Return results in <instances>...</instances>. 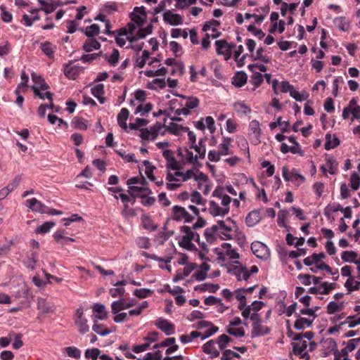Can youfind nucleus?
I'll list each match as a JSON object with an SVG mask.
<instances>
[{
    "label": "nucleus",
    "mask_w": 360,
    "mask_h": 360,
    "mask_svg": "<svg viewBox=\"0 0 360 360\" xmlns=\"http://www.w3.org/2000/svg\"><path fill=\"white\" fill-rule=\"evenodd\" d=\"M246 323H243L240 317H233L226 326V331L229 334L233 335L236 338H241L245 336V327Z\"/></svg>",
    "instance_id": "f8f14e48"
},
{
    "label": "nucleus",
    "mask_w": 360,
    "mask_h": 360,
    "mask_svg": "<svg viewBox=\"0 0 360 360\" xmlns=\"http://www.w3.org/2000/svg\"><path fill=\"white\" fill-rule=\"evenodd\" d=\"M333 24L337 28L343 32H348L351 27L349 20L344 16L335 18Z\"/></svg>",
    "instance_id": "c03bdc74"
},
{
    "label": "nucleus",
    "mask_w": 360,
    "mask_h": 360,
    "mask_svg": "<svg viewBox=\"0 0 360 360\" xmlns=\"http://www.w3.org/2000/svg\"><path fill=\"white\" fill-rule=\"evenodd\" d=\"M93 316L98 320H106L108 319V311L105 307L101 303H95L92 305Z\"/></svg>",
    "instance_id": "c9c22d12"
},
{
    "label": "nucleus",
    "mask_w": 360,
    "mask_h": 360,
    "mask_svg": "<svg viewBox=\"0 0 360 360\" xmlns=\"http://www.w3.org/2000/svg\"><path fill=\"white\" fill-rule=\"evenodd\" d=\"M120 304L115 301L111 303V312L114 315L113 321L115 323H123L128 320L129 316H139L143 311L148 307V302L143 301L137 307L129 309L127 312L122 311L125 310Z\"/></svg>",
    "instance_id": "20e7f679"
},
{
    "label": "nucleus",
    "mask_w": 360,
    "mask_h": 360,
    "mask_svg": "<svg viewBox=\"0 0 360 360\" xmlns=\"http://www.w3.org/2000/svg\"><path fill=\"white\" fill-rule=\"evenodd\" d=\"M269 332L267 326L263 325L260 321H255L252 324V337L264 335Z\"/></svg>",
    "instance_id": "79ce46f5"
},
{
    "label": "nucleus",
    "mask_w": 360,
    "mask_h": 360,
    "mask_svg": "<svg viewBox=\"0 0 360 360\" xmlns=\"http://www.w3.org/2000/svg\"><path fill=\"white\" fill-rule=\"evenodd\" d=\"M228 271L235 276L238 281H247L250 276L249 269L239 262L238 264H235V266L229 269Z\"/></svg>",
    "instance_id": "412c9836"
},
{
    "label": "nucleus",
    "mask_w": 360,
    "mask_h": 360,
    "mask_svg": "<svg viewBox=\"0 0 360 360\" xmlns=\"http://www.w3.org/2000/svg\"><path fill=\"white\" fill-rule=\"evenodd\" d=\"M91 94L93 96L98 98L101 103H104L105 101L103 97L104 94V86L102 84L95 85L91 88Z\"/></svg>",
    "instance_id": "4d7b16f0"
},
{
    "label": "nucleus",
    "mask_w": 360,
    "mask_h": 360,
    "mask_svg": "<svg viewBox=\"0 0 360 360\" xmlns=\"http://www.w3.org/2000/svg\"><path fill=\"white\" fill-rule=\"evenodd\" d=\"M262 217L259 210L250 212L245 217V224L249 227L257 225L261 220Z\"/></svg>",
    "instance_id": "37998d69"
},
{
    "label": "nucleus",
    "mask_w": 360,
    "mask_h": 360,
    "mask_svg": "<svg viewBox=\"0 0 360 360\" xmlns=\"http://www.w3.org/2000/svg\"><path fill=\"white\" fill-rule=\"evenodd\" d=\"M198 329H206L205 332H201L200 340H203L209 338L218 331V327L214 326L211 322L200 320L196 323Z\"/></svg>",
    "instance_id": "5701e85b"
},
{
    "label": "nucleus",
    "mask_w": 360,
    "mask_h": 360,
    "mask_svg": "<svg viewBox=\"0 0 360 360\" xmlns=\"http://www.w3.org/2000/svg\"><path fill=\"white\" fill-rule=\"evenodd\" d=\"M155 326L167 335L174 333V326L167 319H158L155 321Z\"/></svg>",
    "instance_id": "e433bc0d"
},
{
    "label": "nucleus",
    "mask_w": 360,
    "mask_h": 360,
    "mask_svg": "<svg viewBox=\"0 0 360 360\" xmlns=\"http://www.w3.org/2000/svg\"><path fill=\"white\" fill-rule=\"evenodd\" d=\"M139 52V50L134 49ZM135 59V65L139 68H142L146 64V61L150 58V53L148 50H140Z\"/></svg>",
    "instance_id": "a18cd8bd"
},
{
    "label": "nucleus",
    "mask_w": 360,
    "mask_h": 360,
    "mask_svg": "<svg viewBox=\"0 0 360 360\" xmlns=\"http://www.w3.org/2000/svg\"><path fill=\"white\" fill-rule=\"evenodd\" d=\"M145 360H172V357L163 356L160 350L148 352L143 356Z\"/></svg>",
    "instance_id": "774afa93"
},
{
    "label": "nucleus",
    "mask_w": 360,
    "mask_h": 360,
    "mask_svg": "<svg viewBox=\"0 0 360 360\" xmlns=\"http://www.w3.org/2000/svg\"><path fill=\"white\" fill-rule=\"evenodd\" d=\"M40 11V9L37 8H31L29 11V13L30 15L28 14H23L22 16L21 22L26 26V27H31L34 22L38 21L40 20V16L39 15V12Z\"/></svg>",
    "instance_id": "cd10ccee"
},
{
    "label": "nucleus",
    "mask_w": 360,
    "mask_h": 360,
    "mask_svg": "<svg viewBox=\"0 0 360 360\" xmlns=\"http://www.w3.org/2000/svg\"><path fill=\"white\" fill-rule=\"evenodd\" d=\"M129 193L134 197L143 198L148 195H152V191L147 186V183H143L141 185L133 186L129 188Z\"/></svg>",
    "instance_id": "393cba45"
},
{
    "label": "nucleus",
    "mask_w": 360,
    "mask_h": 360,
    "mask_svg": "<svg viewBox=\"0 0 360 360\" xmlns=\"http://www.w3.org/2000/svg\"><path fill=\"white\" fill-rule=\"evenodd\" d=\"M129 18L130 21L118 30L115 41L121 47H131L140 51L143 49L144 42L139 43L138 41L151 34L154 25L145 26L148 22V11L143 6L134 7L129 14Z\"/></svg>",
    "instance_id": "f257e3e1"
},
{
    "label": "nucleus",
    "mask_w": 360,
    "mask_h": 360,
    "mask_svg": "<svg viewBox=\"0 0 360 360\" xmlns=\"http://www.w3.org/2000/svg\"><path fill=\"white\" fill-rule=\"evenodd\" d=\"M173 219L178 221L190 223L193 220V217L181 206H174L172 208Z\"/></svg>",
    "instance_id": "b1692460"
},
{
    "label": "nucleus",
    "mask_w": 360,
    "mask_h": 360,
    "mask_svg": "<svg viewBox=\"0 0 360 360\" xmlns=\"http://www.w3.org/2000/svg\"><path fill=\"white\" fill-rule=\"evenodd\" d=\"M342 259L345 262L356 263L358 259V254L354 251H343L341 254Z\"/></svg>",
    "instance_id": "69168bd1"
},
{
    "label": "nucleus",
    "mask_w": 360,
    "mask_h": 360,
    "mask_svg": "<svg viewBox=\"0 0 360 360\" xmlns=\"http://www.w3.org/2000/svg\"><path fill=\"white\" fill-rule=\"evenodd\" d=\"M181 155L186 163L190 164L193 166L199 165L198 160H200V158L196 154L193 153V150H191L190 147L182 150Z\"/></svg>",
    "instance_id": "473e14b6"
},
{
    "label": "nucleus",
    "mask_w": 360,
    "mask_h": 360,
    "mask_svg": "<svg viewBox=\"0 0 360 360\" xmlns=\"http://www.w3.org/2000/svg\"><path fill=\"white\" fill-rule=\"evenodd\" d=\"M217 236L224 240H232L238 231V226L231 218L225 220H218L214 224Z\"/></svg>",
    "instance_id": "6e6552de"
},
{
    "label": "nucleus",
    "mask_w": 360,
    "mask_h": 360,
    "mask_svg": "<svg viewBox=\"0 0 360 360\" xmlns=\"http://www.w3.org/2000/svg\"><path fill=\"white\" fill-rule=\"evenodd\" d=\"M101 47L100 43L95 39H89L83 45V49L86 52L98 50Z\"/></svg>",
    "instance_id": "338daca9"
},
{
    "label": "nucleus",
    "mask_w": 360,
    "mask_h": 360,
    "mask_svg": "<svg viewBox=\"0 0 360 360\" xmlns=\"http://www.w3.org/2000/svg\"><path fill=\"white\" fill-rule=\"evenodd\" d=\"M338 162L332 157L327 158L326 159V163L320 167L325 176H328V174H335L338 172Z\"/></svg>",
    "instance_id": "a878e982"
},
{
    "label": "nucleus",
    "mask_w": 360,
    "mask_h": 360,
    "mask_svg": "<svg viewBox=\"0 0 360 360\" xmlns=\"http://www.w3.org/2000/svg\"><path fill=\"white\" fill-rule=\"evenodd\" d=\"M195 181L197 184L198 189L200 190L204 195H207L210 194L213 185L207 175L198 171Z\"/></svg>",
    "instance_id": "2eb2a0df"
},
{
    "label": "nucleus",
    "mask_w": 360,
    "mask_h": 360,
    "mask_svg": "<svg viewBox=\"0 0 360 360\" xmlns=\"http://www.w3.org/2000/svg\"><path fill=\"white\" fill-rule=\"evenodd\" d=\"M201 332L192 331L188 334H183L179 337V340L183 344H188L193 342L195 338H200Z\"/></svg>",
    "instance_id": "680f3d73"
},
{
    "label": "nucleus",
    "mask_w": 360,
    "mask_h": 360,
    "mask_svg": "<svg viewBox=\"0 0 360 360\" xmlns=\"http://www.w3.org/2000/svg\"><path fill=\"white\" fill-rule=\"evenodd\" d=\"M167 131L176 136H182L185 135V132L188 131V127L176 123H171L167 127Z\"/></svg>",
    "instance_id": "3c124183"
},
{
    "label": "nucleus",
    "mask_w": 360,
    "mask_h": 360,
    "mask_svg": "<svg viewBox=\"0 0 360 360\" xmlns=\"http://www.w3.org/2000/svg\"><path fill=\"white\" fill-rule=\"evenodd\" d=\"M234 110L240 115H248L252 112L250 107L244 101H236L233 103Z\"/></svg>",
    "instance_id": "864d4df0"
},
{
    "label": "nucleus",
    "mask_w": 360,
    "mask_h": 360,
    "mask_svg": "<svg viewBox=\"0 0 360 360\" xmlns=\"http://www.w3.org/2000/svg\"><path fill=\"white\" fill-rule=\"evenodd\" d=\"M282 176L285 181H291L296 186H300L305 180L304 176L299 174L295 169L289 170L286 166L282 167Z\"/></svg>",
    "instance_id": "f3484780"
},
{
    "label": "nucleus",
    "mask_w": 360,
    "mask_h": 360,
    "mask_svg": "<svg viewBox=\"0 0 360 360\" xmlns=\"http://www.w3.org/2000/svg\"><path fill=\"white\" fill-rule=\"evenodd\" d=\"M249 136L252 140V143L257 145L260 143L262 129L260 123L257 120H252L248 125Z\"/></svg>",
    "instance_id": "4be33fe9"
},
{
    "label": "nucleus",
    "mask_w": 360,
    "mask_h": 360,
    "mask_svg": "<svg viewBox=\"0 0 360 360\" xmlns=\"http://www.w3.org/2000/svg\"><path fill=\"white\" fill-rule=\"evenodd\" d=\"M37 2L41 6L39 9L44 11L46 14H50L58 7L69 4V1H63L60 0H37ZM70 3H75V1H70Z\"/></svg>",
    "instance_id": "4468645a"
},
{
    "label": "nucleus",
    "mask_w": 360,
    "mask_h": 360,
    "mask_svg": "<svg viewBox=\"0 0 360 360\" xmlns=\"http://www.w3.org/2000/svg\"><path fill=\"white\" fill-rule=\"evenodd\" d=\"M195 268L196 264L195 263H191L185 265L183 269H179L173 278V281L176 283L180 280L184 279L185 277L188 276Z\"/></svg>",
    "instance_id": "7c9ffc66"
},
{
    "label": "nucleus",
    "mask_w": 360,
    "mask_h": 360,
    "mask_svg": "<svg viewBox=\"0 0 360 360\" xmlns=\"http://www.w3.org/2000/svg\"><path fill=\"white\" fill-rule=\"evenodd\" d=\"M32 79L34 84L31 88L35 95L41 99L47 98L51 101L52 94L48 91L49 86L43 78L36 73H32Z\"/></svg>",
    "instance_id": "9d476101"
},
{
    "label": "nucleus",
    "mask_w": 360,
    "mask_h": 360,
    "mask_svg": "<svg viewBox=\"0 0 360 360\" xmlns=\"http://www.w3.org/2000/svg\"><path fill=\"white\" fill-rule=\"evenodd\" d=\"M215 46L217 53L223 56L224 60H227L232 57L233 44L220 39L215 41Z\"/></svg>",
    "instance_id": "6ab92c4d"
},
{
    "label": "nucleus",
    "mask_w": 360,
    "mask_h": 360,
    "mask_svg": "<svg viewBox=\"0 0 360 360\" xmlns=\"http://www.w3.org/2000/svg\"><path fill=\"white\" fill-rule=\"evenodd\" d=\"M177 242L181 248L189 251L194 250L196 248L193 242L199 243L200 236L190 226H181L177 236Z\"/></svg>",
    "instance_id": "39448f33"
},
{
    "label": "nucleus",
    "mask_w": 360,
    "mask_h": 360,
    "mask_svg": "<svg viewBox=\"0 0 360 360\" xmlns=\"http://www.w3.org/2000/svg\"><path fill=\"white\" fill-rule=\"evenodd\" d=\"M213 199L210 201L208 211L214 217H224L229 212L231 198L224 188L217 186L212 192Z\"/></svg>",
    "instance_id": "f03ea898"
},
{
    "label": "nucleus",
    "mask_w": 360,
    "mask_h": 360,
    "mask_svg": "<svg viewBox=\"0 0 360 360\" xmlns=\"http://www.w3.org/2000/svg\"><path fill=\"white\" fill-rule=\"evenodd\" d=\"M139 169L144 170V172L149 180L151 181H155V176L153 174V172L156 168L149 161H143L141 166H139Z\"/></svg>",
    "instance_id": "49530a36"
},
{
    "label": "nucleus",
    "mask_w": 360,
    "mask_h": 360,
    "mask_svg": "<svg viewBox=\"0 0 360 360\" xmlns=\"http://www.w3.org/2000/svg\"><path fill=\"white\" fill-rule=\"evenodd\" d=\"M189 147L191 150H195V154H196L200 159L202 160L205 158L206 155V147L203 140H200L198 143H195L193 148H191V146H189Z\"/></svg>",
    "instance_id": "6e6d98bb"
},
{
    "label": "nucleus",
    "mask_w": 360,
    "mask_h": 360,
    "mask_svg": "<svg viewBox=\"0 0 360 360\" xmlns=\"http://www.w3.org/2000/svg\"><path fill=\"white\" fill-rule=\"evenodd\" d=\"M25 206L34 212L41 214L46 212L47 207L34 198L27 200L25 202Z\"/></svg>",
    "instance_id": "2f4dec72"
},
{
    "label": "nucleus",
    "mask_w": 360,
    "mask_h": 360,
    "mask_svg": "<svg viewBox=\"0 0 360 360\" xmlns=\"http://www.w3.org/2000/svg\"><path fill=\"white\" fill-rule=\"evenodd\" d=\"M105 60L112 66H115L119 60L120 53L118 50L113 49L110 53H107L104 56Z\"/></svg>",
    "instance_id": "e2e57ef3"
},
{
    "label": "nucleus",
    "mask_w": 360,
    "mask_h": 360,
    "mask_svg": "<svg viewBox=\"0 0 360 360\" xmlns=\"http://www.w3.org/2000/svg\"><path fill=\"white\" fill-rule=\"evenodd\" d=\"M198 171V169L193 168L189 169H179L177 170V176L181 178L182 183L191 179L195 181Z\"/></svg>",
    "instance_id": "4c0bfd02"
},
{
    "label": "nucleus",
    "mask_w": 360,
    "mask_h": 360,
    "mask_svg": "<svg viewBox=\"0 0 360 360\" xmlns=\"http://www.w3.org/2000/svg\"><path fill=\"white\" fill-rule=\"evenodd\" d=\"M252 253L262 260H267L270 258L271 252L269 248L263 243L255 241L251 244Z\"/></svg>",
    "instance_id": "dca6fc26"
},
{
    "label": "nucleus",
    "mask_w": 360,
    "mask_h": 360,
    "mask_svg": "<svg viewBox=\"0 0 360 360\" xmlns=\"http://www.w3.org/2000/svg\"><path fill=\"white\" fill-rule=\"evenodd\" d=\"M162 19L166 25L178 26L183 24L184 18L172 10H167L162 13Z\"/></svg>",
    "instance_id": "aec40b11"
},
{
    "label": "nucleus",
    "mask_w": 360,
    "mask_h": 360,
    "mask_svg": "<svg viewBox=\"0 0 360 360\" xmlns=\"http://www.w3.org/2000/svg\"><path fill=\"white\" fill-rule=\"evenodd\" d=\"M167 188L168 190L174 191L182 186L183 183L181 178L177 176V170L169 172L167 175Z\"/></svg>",
    "instance_id": "bb28decb"
},
{
    "label": "nucleus",
    "mask_w": 360,
    "mask_h": 360,
    "mask_svg": "<svg viewBox=\"0 0 360 360\" xmlns=\"http://www.w3.org/2000/svg\"><path fill=\"white\" fill-rule=\"evenodd\" d=\"M202 351L212 358H214L219 356L220 349L217 346V342L214 340H211L203 345Z\"/></svg>",
    "instance_id": "f704fd0d"
},
{
    "label": "nucleus",
    "mask_w": 360,
    "mask_h": 360,
    "mask_svg": "<svg viewBox=\"0 0 360 360\" xmlns=\"http://www.w3.org/2000/svg\"><path fill=\"white\" fill-rule=\"evenodd\" d=\"M264 306V303L262 301H254L251 304H238V308L241 311V314L243 318H250L252 320H256L257 316V312L261 310Z\"/></svg>",
    "instance_id": "9b49d317"
},
{
    "label": "nucleus",
    "mask_w": 360,
    "mask_h": 360,
    "mask_svg": "<svg viewBox=\"0 0 360 360\" xmlns=\"http://www.w3.org/2000/svg\"><path fill=\"white\" fill-rule=\"evenodd\" d=\"M115 302L120 304L119 305H120L125 310H129L136 308L140 305L141 303L139 302L135 298H120Z\"/></svg>",
    "instance_id": "de8ad7c7"
},
{
    "label": "nucleus",
    "mask_w": 360,
    "mask_h": 360,
    "mask_svg": "<svg viewBox=\"0 0 360 360\" xmlns=\"http://www.w3.org/2000/svg\"><path fill=\"white\" fill-rule=\"evenodd\" d=\"M233 141L231 137H224L221 143L219 145V152L222 156L231 155L232 150L231 149V143Z\"/></svg>",
    "instance_id": "ea45409f"
},
{
    "label": "nucleus",
    "mask_w": 360,
    "mask_h": 360,
    "mask_svg": "<svg viewBox=\"0 0 360 360\" xmlns=\"http://www.w3.org/2000/svg\"><path fill=\"white\" fill-rule=\"evenodd\" d=\"M53 238L55 239V240L58 243H59L62 245H65L75 241L74 238L65 236L64 235V233L60 231H58L55 232L54 234L53 235Z\"/></svg>",
    "instance_id": "13d9d810"
},
{
    "label": "nucleus",
    "mask_w": 360,
    "mask_h": 360,
    "mask_svg": "<svg viewBox=\"0 0 360 360\" xmlns=\"http://www.w3.org/2000/svg\"><path fill=\"white\" fill-rule=\"evenodd\" d=\"M214 252L218 263L221 265L225 264L227 260L233 264H238L240 257L237 250L228 243H223L219 247L214 248Z\"/></svg>",
    "instance_id": "0eeeda50"
},
{
    "label": "nucleus",
    "mask_w": 360,
    "mask_h": 360,
    "mask_svg": "<svg viewBox=\"0 0 360 360\" xmlns=\"http://www.w3.org/2000/svg\"><path fill=\"white\" fill-rule=\"evenodd\" d=\"M338 210H340L343 212L344 217L345 218H350L352 215V212L350 208L347 207L343 209L340 205H328L326 207L324 213L326 215H328L330 212H335Z\"/></svg>",
    "instance_id": "8fccbe9b"
},
{
    "label": "nucleus",
    "mask_w": 360,
    "mask_h": 360,
    "mask_svg": "<svg viewBox=\"0 0 360 360\" xmlns=\"http://www.w3.org/2000/svg\"><path fill=\"white\" fill-rule=\"evenodd\" d=\"M92 330L101 336H105L112 333V330L108 329L105 325L98 323L96 321H94Z\"/></svg>",
    "instance_id": "0e129e2a"
},
{
    "label": "nucleus",
    "mask_w": 360,
    "mask_h": 360,
    "mask_svg": "<svg viewBox=\"0 0 360 360\" xmlns=\"http://www.w3.org/2000/svg\"><path fill=\"white\" fill-rule=\"evenodd\" d=\"M286 325L288 328L287 335L293 340H300V342L293 345L294 353L296 355H300L301 358L307 360L309 359L307 352L310 351L309 340H302L301 334L295 333L292 330L289 320L286 321Z\"/></svg>",
    "instance_id": "1a4fd4ad"
},
{
    "label": "nucleus",
    "mask_w": 360,
    "mask_h": 360,
    "mask_svg": "<svg viewBox=\"0 0 360 360\" xmlns=\"http://www.w3.org/2000/svg\"><path fill=\"white\" fill-rule=\"evenodd\" d=\"M262 13H252V18H254V23L256 24H261L264 20L265 19L266 16L269 12V7L268 6H261Z\"/></svg>",
    "instance_id": "bf43d9fd"
},
{
    "label": "nucleus",
    "mask_w": 360,
    "mask_h": 360,
    "mask_svg": "<svg viewBox=\"0 0 360 360\" xmlns=\"http://www.w3.org/2000/svg\"><path fill=\"white\" fill-rule=\"evenodd\" d=\"M84 309L82 307H79L76 309L73 315L75 325L79 333L82 335L86 334L89 331L88 320L84 316Z\"/></svg>",
    "instance_id": "ddd939ff"
},
{
    "label": "nucleus",
    "mask_w": 360,
    "mask_h": 360,
    "mask_svg": "<svg viewBox=\"0 0 360 360\" xmlns=\"http://www.w3.org/2000/svg\"><path fill=\"white\" fill-rule=\"evenodd\" d=\"M129 116V111L123 108L120 110L117 117V121L118 125L125 131H129V124H127V121Z\"/></svg>",
    "instance_id": "58836bf2"
},
{
    "label": "nucleus",
    "mask_w": 360,
    "mask_h": 360,
    "mask_svg": "<svg viewBox=\"0 0 360 360\" xmlns=\"http://www.w3.org/2000/svg\"><path fill=\"white\" fill-rule=\"evenodd\" d=\"M272 86L276 94H277V90H280L282 93H290V91L292 90L294 86L290 84L288 81H282L278 82V80L275 79L272 82Z\"/></svg>",
    "instance_id": "a19ab883"
},
{
    "label": "nucleus",
    "mask_w": 360,
    "mask_h": 360,
    "mask_svg": "<svg viewBox=\"0 0 360 360\" xmlns=\"http://www.w3.org/2000/svg\"><path fill=\"white\" fill-rule=\"evenodd\" d=\"M344 286L347 290V293L350 294L354 291L360 290V276H354L347 278L344 283Z\"/></svg>",
    "instance_id": "72a5a7b5"
},
{
    "label": "nucleus",
    "mask_w": 360,
    "mask_h": 360,
    "mask_svg": "<svg viewBox=\"0 0 360 360\" xmlns=\"http://www.w3.org/2000/svg\"><path fill=\"white\" fill-rule=\"evenodd\" d=\"M166 86V82L165 79L156 78L153 79L150 82H148L146 84V87L149 89L152 90H159L162 89Z\"/></svg>",
    "instance_id": "052dcab7"
},
{
    "label": "nucleus",
    "mask_w": 360,
    "mask_h": 360,
    "mask_svg": "<svg viewBox=\"0 0 360 360\" xmlns=\"http://www.w3.org/2000/svg\"><path fill=\"white\" fill-rule=\"evenodd\" d=\"M297 308V302H292L290 305H287L284 301L279 300L276 304V311L278 315L285 316L287 317H290L293 314H295Z\"/></svg>",
    "instance_id": "a211bd4d"
},
{
    "label": "nucleus",
    "mask_w": 360,
    "mask_h": 360,
    "mask_svg": "<svg viewBox=\"0 0 360 360\" xmlns=\"http://www.w3.org/2000/svg\"><path fill=\"white\" fill-rule=\"evenodd\" d=\"M251 58L255 60H260L264 63H269L271 62L270 57L264 54V49L262 47H259L252 53Z\"/></svg>",
    "instance_id": "603ef678"
},
{
    "label": "nucleus",
    "mask_w": 360,
    "mask_h": 360,
    "mask_svg": "<svg viewBox=\"0 0 360 360\" xmlns=\"http://www.w3.org/2000/svg\"><path fill=\"white\" fill-rule=\"evenodd\" d=\"M340 144V141L335 135L327 134L326 135V143L324 148L326 150H329L335 148Z\"/></svg>",
    "instance_id": "5fc2aeb1"
},
{
    "label": "nucleus",
    "mask_w": 360,
    "mask_h": 360,
    "mask_svg": "<svg viewBox=\"0 0 360 360\" xmlns=\"http://www.w3.org/2000/svg\"><path fill=\"white\" fill-rule=\"evenodd\" d=\"M318 309L316 307L314 308L303 307L298 312L295 311L296 320L293 324L294 328L298 330H303L310 327L317 316L316 311Z\"/></svg>",
    "instance_id": "423d86ee"
},
{
    "label": "nucleus",
    "mask_w": 360,
    "mask_h": 360,
    "mask_svg": "<svg viewBox=\"0 0 360 360\" xmlns=\"http://www.w3.org/2000/svg\"><path fill=\"white\" fill-rule=\"evenodd\" d=\"M169 103L170 110L174 115L188 116L198 107L200 100L195 96L179 95L176 98L172 99Z\"/></svg>",
    "instance_id": "7ed1b4c3"
},
{
    "label": "nucleus",
    "mask_w": 360,
    "mask_h": 360,
    "mask_svg": "<svg viewBox=\"0 0 360 360\" xmlns=\"http://www.w3.org/2000/svg\"><path fill=\"white\" fill-rule=\"evenodd\" d=\"M130 105L136 106L134 113L141 117L147 115L153 109V105L150 103H136L134 101H131Z\"/></svg>",
    "instance_id": "c756f323"
},
{
    "label": "nucleus",
    "mask_w": 360,
    "mask_h": 360,
    "mask_svg": "<svg viewBox=\"0 0 360 360\" xmlns=\"http://www.w3.org/2000/svg\"><path fill=\"white\" fill-rule=\"evenodd\" d=\"M37 308L41 314L51 313L54 311L53 305L44 298H39Z\"/></svg>",
    "instance_id": "09e8293b"
},
{
    "label": "nucleus",
    "mask_w": 360,
    "mask_h": 360,
    "mask_svg": "<svg viewBox=\"0 0 360 360\" xmlns=\"http://www.w3.org/2000/svg\"><path fill=\"white\" fill-rule=\"evenodd\" d=\"M82 67L75 64V63H70L64 65L65 75L71 79H75L76 77L80 74Z\"/></svg>",
    "instance_id": "c85d7f7f"
}]
</instances>
